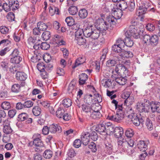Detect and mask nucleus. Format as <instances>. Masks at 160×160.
Here are the masks:
<instances>
[{
    "label": "nucleus",
    "instance_id": "obj_1",
    "mask_svg": "<svg viewBox=\"0 0 160 160\" xmlns=\"http://www.w3.org/2000/svg\"><path fill=\"white\" fill-rule=\"evenodd\" d=\"M91 24H86L84 25V35L87 38H90L95 40L99 36L100 29Z\"/></svg>",
    "mask_w": 160,
    "mask_h": 160
},
{
    "label": "nucleus",
    "instance_id": "obj_2",
    "mask_svg": "<svg viewBox=\"0 0 160 160\" xmlns=\"http://www.w3.org/2000/svg\"><path fill=\"white\" fill-rule=\"evenodd\" d=\"M124 31L126 37H131L132 36L136 39L140 38V30L135 26H130L129 27L125 28Z\"/></svg>",
    "mask_w": 160,
    "mask_h": 160
},
{
    "label": "nucleus",
    "instance_id": "obj_3",
    "mask_svg": "<svg viewBox=\"0 0 160 160\" xmlns=\"http://www.w3.org/2000/svg\"><path fill=\"white\" fill-rule=\"evenodd\" d=\"M95 26L100 29L101 33H105L107 30L111 28L110 24L108 23L102 18L97 20Z\"/></svg>",
    "mask_w": 160,
    "mask_h": 160
},
{
    "label": "nucleus",
    "instance_id": "obj_4",
    "mask_svg": "<svg viewBox=\"0 0 160 160\" xmlns=\"http://www.w3.org/2000/svg\"><path fill=\"white\" fill-rule=\"evenodd\" d=\"M143 40L145 43L156 45L158 42V36L155 35L150 36L146 34L143 37Z\"/></svg>",
    "mask_w": 160,
    "mask_h": 160
},
{
    "label": "nucleus",
    "instance_id": "obj_5",
    "mask_svg": "<svg viewBox=\"0 0 160 160\" xmlns=\"http://www.w3.org/2000/svg\"><path fill=\"white\" fill-rule=\"evenodd\" d=\"M116 114L111 116V119L116 122H120L124 118V112L122 107H119L116 109Z\"/></svg>",
    "mask_w": 160,
    "mask_h": 160
},
{
    "label": "nucleus",
    "instance_id": "obj_6",
    "mask_svg": "<svg viewBox=\"0 0 160 160\" xmlns=\"http://www.w3.org/2000/svg\"><path fill=\"white\" fill-rule=\"evenodd\" d=\"M128 118L131 119V121L133 124L136 126H138L140 124H143V120L142 118L139 119L136 114L132 113L128 115Z\"/></svg>",
    "mask_w": 160,
    "mask_h": 160
},
{
    "label": "nucleus",
    "instance_id": "obj_7",
    "mask_svg": "<svg viewBox=\"0 0 160 160\" xmlns=\"http://www.w3.org/2000/svg\"><path fill=\"white\" fill-rule=\"evenodd\" d=\"M90 134L88 132H83L81 135V140L83 145H87L90 141Z\"/></svg>",
    "mask_w": 160,
    "mask_h": 160
},
{
    "label": "nucleus",
    "instance_id": "obj_8",
    "mask_svg": "<svg viewBox=\"0 0 160 160\" xmlns=\"http://www.w3.org/2000/svg\"><path fill=\"white\" fill-rule=\"evenodd\" d=\"M111 13L112 15H114L115 19L120 18L122 15V9H119L117 8L116 6L112 8Z\"/></svg>",
    "mask_w": 160,
    "mask_h": 160
},
{
    "label": "nucleus",
    "instance_id": "obj_9",
    "mask_svg": "<svg viewBox=\"0 0 160 160\" xmlns=\"http://www.w3.org/2000/svg\"><path fill=\"white\" fill-rule=\"evenodd\" d=\"M41 135L38 133L35 134L33 135V144L36 146H43L42 141L40 139Z\"/></svg>",
    "mask_w": 160,
    "mask_h": 160
},
{
    "label": "nucleus",
    "instance_id": "obj_10",
    "mask_svg": "<svg viewBox=\"0 0 160 160\" xmlns=\"http://www.w3.org/2000/svg\"><path fill=\"white\" fill-rule=\"evenodd\" d=\"M50 132L52 133H60L62 131L61 127L59 124H52L49 126Z\"/></svg>",
    "mask_w": 160,
    "mask_h": 160
},
{
    "label": "nucleus",
    "instance_id": "obj_11",
    "mask_svg": "<svg viewBox=\"0 0 160 160\" xmlns=\"http://www.w3.org/2000/svg\"><path fill=\"white\" fill-rule=\"evenodd\" d=\"M121 140H118V148L122 151L125 150V148L127 147L128 145H129V141L127 142L123 138L121 139Z\"/></svg>",
    "mask_w": 160,
    "mask_h": 160
},
{
    "label": "nucleus",
    "instance_id": "obj_12",
    "mask_svg": "<svg viewBox=\"0 0 160 160\" xmlns=\"http://www.w3.org/2000/svg\"><path fill=\"white\" fill-rule=\"evenodd\" d=\"M82 110L87 118H88L91 113L93 112V110L91 106L87 105H82Z\"/></svg>",
    "mask_w": 160,
    "mask_h": 160
},
{
    "label": "nucleus",
    "instance_id": "obj_13",
    "mask_svg": "<svg viewBox=\"0 0 160 160\" xmlns=\"http://www.w3.org/2000/svg\"><path fill=\"white\" fill-rule=\"evenodd\" d=\"M129 145H128L127 147L125 148V150H124L123 151L127 152L129 155H131L135 152V150L132 148L134 143L132 140H131L129 141Z\"/></svg>",
    "mask_w": 160,
    "mask_h": 160
},
{
    "label": "nucleus",
    "instance_id": "obj_14",
    "mask_svg": "<svg viewBox=\"0 0 160 160\" xmlns=\"http://www.w3.org/2000/svg\"><path fill=\"white\" fill-rule=\"evenodd\" d=\"M151 109L152 112H157L160 113V103L158 102H152L150 105Z\"/></svg>",
    "mask_w": 160,
    "mask_h": 160
},
{
    "label": "nucleus",
    "instance_id": "obj_15",
    "mask_svg": "<svg viewBox=\"0 0 160 160\" xmlns=\"http://www.w3.org/2000/svg\"><path fill=\"white\" fill-rule=\"evenodd\" d=\"M148 5L147 4H144L143 5L139 7L137 11V14L138 16H142L144 14L147 10Z\"/></svg>",
    "mask_w": 160,
    "mask_h": 160
},
{
    "label": "nucleus",
    "instance_id": "obj_16",
    "mask_svg": "<svg viewBox=\"0 0 160 160\" xmlns=\"http://www.w3.org/2000/svg\"><path fill=\"white\" fill-rule=\"evenodd\" d=\"M114 133L115 138L121 139L123 133V129L121 127H116L114 129Z\"/></svg>",
    "mask_w": 160,
    "mask_h": 160
},
{
    "label": "nucleus",
    "instance_id": "obj_17",
    "mask_svg": "<svg viewBox=\"0 0 160 160\" xmlns=\"http://www.w3.org/2000/svg\"><path fill=\"white\" fill-rule=\"evenodd\" d=\"M119 55L123 59H124L125 58H132L133 56L132 52L130 51H125L124 49L122 50L121 52L119 53Z\"/></svg>",
    "mask_w": 160,
    "mask_h": 160
},
{
    "label": "nucleus",
    "instance_id": "obj_18",
    "mask_svg": "<svg viewBox=\"0 0 160 160\" xmlns=\"http://www.w3.org/2000/svg\"><path fill=\"white\" fill-rule=\"evenodd\" d=\"M3 131L7 134H11L12 132V130L10 126V122L8 121L4 123Z\"/></svg>",
    "mask_w": 160,
    "mask_h": 160
},
{
    "label": "nucleus",
    "instance_id": "obj_19",
    "mask_svg": "<svg viewBox=\"0 0 160 160\" xmlns=\"http://www.w3.org/2000/svg\"><path fill=\"white\" fill-rule=\"evenodd\" d=\"M148 144L144 141H140L138 143V147L140 151L145 152L147 149Z\"/></svg>",
    "mask_w": 160,
    "mask_h": 160
},
{
    "label": "nucleus",
    "instance_id": "obj_20",
    "mask_svg": "<svg viewBox=\"0 0 160 160\" xmlns=\"http://www.w3.org/2000/svg\"><path fill=\"white\" fill-rule=\"evenodd\" d=\"M119 75V76H114V78L115 79L116 82H117L118 84L120 85H124L126 82L127 79L125 77H123L122 76Z\"/></svg>",
    "mask_w": 160,
    "mask_h": 160
},
{
    "label": "nucleus",
    "instance_id": "obj_21",
    "mask_svg": "<svg viewBox=\"0 0 160 160\" xmlns=\"http://www.w3.org/2000/svg\"><path fill=\"white\" fill-rule=\"evenodd\" d=\"M16 78L17 80L20 81H24L27 78V75L23 72H18L16 74Z\"/></svg>",
    "mask_w": 160,
    "mask_h": 160
},
{
    "label": "nucleus",
    "instance_id": "obj_22",
    "mask_svg": "<svg viewBox=\"0 0 160 160\" xmlns=\"http://www.w3.org/2000/svg\"><path fill=\"white\" fill-rule=\"evenodd\" d=\"M119 68H120V75L125 77L129 76L128 70L124 66L121 65Z\"/></svg>",
    "mask_w": 160,
    "mask_h": 160
},
{
    "label": "nucleus",
    "instance_id": "obj_23",
    "mask_svg": "<svg viewBox=\"0 0 160 160\" xmlns=\"http://www.w3.org/2000/svg\"><path fill=\"white\" fill-rule=\"evenodd\" d=\"M105 125L104 124H99L96 128V131L102 134V133H107Z\"/></svg>",
    "mask_w": 160,
    "mask_h": 160
},
{
    "label": "nucleus",
    "instance_id": "obj_24",
    "mask_svg": "<svg viewBox=\"0 0 160 160\" xmlns=\"http://www.w3.org/2000/svg\"><path fill=\"white\" fill-rule=\"evenodd\" d=\"M79 84L80 85H82L85 83L86 80L88 79L87 75L85 73H82L79 76Z\"/></svg>",
    "mask_w": 160,
    "mask_h": 160
},
{
    "label": "nucleus",
    "instance_id": "obj_25",
    "mask_svg": "<svg viewBox=\"0 0 160 160\" xmlns=\"http://www.w3.org/2000/svg\"><path fill=\"white\" fill-rule=\"evenodd\" d=\"M101 116L100 112L98 110L97 111L93 110V112L91 113L88 118L91 117L93 119H97L99 118Z\"/></svg>",
    "mask_w": 160,
    "mask_h": 160
},
{
    "label": "nucleus",
    "instance_id": "obj_26",
    "mask_svg": "<svg viewBox=\"0 0 160 160\" xmlns=\"http://www.w3.org/2000/svg\"><path fill=\"white\" fill-rule=\"evenodd\" d=\"M105 21L108 23L110 24L111 27L112 24H114L115 23V18L112 15H110L107 17Z\"/></svg>",
    "mask_w": 160,
    "mask_h": 160
},
{
    "label": "nucleus",
    "instance_id": "obj_27",
    "mask_svg": "<svg viewBox=\"0 0 160 160\" xmlns=\"http://www.w3.org/2000/svg\"><path fill=\"white\" fill-rule=\"evenodd\" d=\"M85 62V59L84 58L81 57L77 58L75 61V65L73 68H75L81 64Z\"/></svg>",
    "mask_w": 160,
    "mask_h": 160
},
{
    "label": "nucleus",
    "instance_id": "obj_28",
    "mask_svg": "<svg viewBox=\"0 0 160 160\" xmlns=\"http://www.w3.org/2000/svg\"><path fill=\"white\" fill-rule=\"evenodd\" d=\"M88 13L87 10L85 9H80L78 12V15L82 19L85 18L87 16Z\"/></svg>",
    "mask_w": 160,
    "mask_h": 160
},
{
    "label": "nucleus",
    "instance_id": "obj_29",
    "mask_svg": "<svg viewBox=\"0 0 160 160\" xmlns=\"http://www.w3.org/2000/svg\"><path fill=\"white\" fill-rule=\"evenodd\" d=\"M49 12L52 16L54 14H59V10L58 8L55 7H49Z\"/></svg>",
    "mask_w": 160,
    "mask_h": 160
},
{
    "label": "nucleus",
    "instance_id": "obj_30",
    "mask_svg": "<svg viewBox=\"0 0 160 160\" xmlns=\"http://www.w3.org/2000/svg\"><path fill=\"white\" fill-rule=\"evenodd\" d=\"M130 37H126L124 40V44L127 47H131L133 45L134 43Z\"/></svg>",
    "mask_w": 160,
    "mask_h": 160
},
{
    "label": "nucleus",
    "instance_id": "obj_31",
    "mask_svg": "<svg viewBox=\"0 0 160 160\" xmlns=\"http://www.w3.org/2000/svg\"><path fill=\"white\" fill-rule=\"evenodd\" d=\"M32 112L34 115L38 116L41 113V109L39 106H36L33 108Z\"/></svg>",
    "mask_w": 160,
    "mask_h": 160
},
{
    "label": "nucleus",
    "instance_id": "obj_32",
    "mask_svg": "<svg viewBox=\"0 0 160 160\" xmlns=\"http://www.w3.org/2000/svg\"><path fill=\"white\" fill-rule=\"evenodd\" d=\"M1 107L3 109L8 110L11 108V105L10 102L4 101L2 102Z\"/></svg>",
    "mask_w": 160,
    "mask_h": 160
},
{
    "label": "nucleus",
    "instance_id": "obj_33",
    "mask_svg": "<svg viewBox=\"0 0 160 160\" xmlns=\"http://www.w3.org/2000/svg\"><path fill=\"white\" fill-rule=\"evenodd\" d=\"M37 68L38 70L41 72L46 69V70L48 69V68L47 66L46 67L44 63L42 62H39L37 65Z\"/></svg>",
    "mask_w": 160,
    "mask_h": 160
},
{
    "label": "nucleus",
    "instance_id": "obj_34",
    "mask_svg": "<svg viewBox=\"0 0 160 160\" xmlns=\"http://www.w3.org/2000/svg\"><path fill=\"white\" fill-rule=\"evenodd\" d=\"M120 66V65H119L118 66H116L115 68L112 71V73L113 74V75H112V78H113V77L114 78V76H117L118 75H120V68H119Z\"/></svg>",
    "mask_w": 160,
    "mask_h": 160
},
{
    "label": "nucleus",
    "instance_id": "obj_35",
    "mask_svg": "<svg viewBox=\"0 0 160 160\" xmlns=\"http://www.w3.org/2000/svg\"><path fill=\"white\" fill-rule=\"evenodd\" d=\"M11 90L12 92L18 93L20 91V86L18 84H15L11 87Z\"/></svg>",
    "mask_w": 160,
    "mask_h": 160
},
{
    "label": "nucleus",
    "instance_id": "obj_36",
    "mask_svg": "<svg viewBox=\"0 0 160 160\" xmlns=\"http://www.w3.org/2000/svg\"><path fill=\"white\" fill-rule=\"evenodd\" d=\"M22 60V58L20 56H18L11 58L10 59V62L13 63L18 64Z\"/></svg>",
    "mask_w": 160,
    "mask_h": 160
},
{
    "label": "nucleus",
    "instance_id": "obj_37",
    "mask_svg": "<svg viewBox=\"0 0 160 160\" xmlns=\"http://www.w3.org/2000/svg\"><path fill=\"white\" fill-rule=\"evenodd\" d=\"M65 21L68 26H72L75 24L74 20L72 17H67L65 19Z\"/></svg>",
    "mask_w": 160,
    "mask_h": 160
},
{
    "label": "nucleus",
    "instance_id": "obj_38",
    "mask_svg": "<svg viewBox=\"0 0 160 160\" xmlns=\"http://www.w3.org/2000/svg\"><path fill=\"white\" fill-rule=\"evenodd\" d=\"M37 27L41 31H43L47 29L48 26L45 23L40 22L37 24Z\"/></svg>",
    "mask_w": 160,
    "mask_h": 160
},
{
    "label": "nucleus",
    "instance_id": "obj_39",
    "mask_svg": "<svg viewBox=\"0 0 160 160\" xmlns=\"http://www.w3.org/2000/svg\"><path fill=\"white\" fill-rule=\"evenodd\" d=\"M51 36L50 32L48 31H46L43 33L42 37L44 40L47 41L50 38Z\"/></svg>",
    "mask_w": 160,
    "mask_h": 160
},
{
    "label": "nucleus",
    "instance_id": "obj_40",
    "mask_svg": "<svg viewBox=\"0 0 160 160\" xmlns=\"http://www.w3.org/2000/svg\"><path fill=\"white\" fill-rule=\"evenodd\" d=\"M52 152L49 150H47L43 153L44 157L46 159H49L52 156Z\"/></svg>",
    "mask_w": 160,
    "mask_h": 160
},
{
    "label": "nucleus",
    "instance_id": "obj_41",
    "mask_svg": "<svg viewBox=\"0 0 160 160\" xmlns=\"http://www.w3.org/2000/svg\"><path fill=\"white\" fill-rule=\"evenodd\" d=\"M68 11L71 15H75L78 12L77 8L76 6H71L68 8Z\"/></svg>",
    "mask_w": 160,
    "mask_h": 160
},
{
    "label": "nucleus",
    "instance_id": "obj_42",
    "mask_svg": "<svg viewBox=\"0 0 160 160\" xmlns=\"http://www.w3.org/2000/svg\"><path fill=\"white\" fill-rule=\"evenodd\" d=\"M28 43L31 45V47L38 41L40 42V40L39 39H37L36 38L30 37L28 39Z\"/></svg>",
    "mask_w": 160,
    "mask_h": 160
},
{
    "label": "nucleus",
    "instance_id": "obj_43",
    "mask_svg": "<svg viewBox=\"0 0 160 160\" xmlns=\"http://www.w3.org/2000/svg\"><path fill=\"white\" fill-rule=\"evenodd\" d=\"M64 110L61 108H59L57 111L56 112L57 116L59 118H62L64 113Z\"/></svg>",
    "mask_w": 160,
    "mask_h": 160
},
{
    "label": "nucleus",
    "instance_id": "obj_44",
    "mask_svg": "<svg viewBox=\"0 0 160 160\" xmlns=\"http://www.w3.org/2000/svg\"><path fill=\"white\" fill-rule=\"evenodd\" d=\"M72 104L71 100L69 98L64 99L62 101V104L63 106L66 107H70Z\"/></svg>",
    "mask_w": 160,
    "mask_h": 160
},
{
    "label": "nucleus",
    "instance_id": "obj_45",
    "mask_svg": "<svg viewBox=\"0 0 160 160\" xmlns=\"http://www.w3.org/2000/svg\"><path fill=\"white\" fill-rule=\"evenodd\" d=\"M117 63L115 59H110L106 62V65L108 67H111L114 66Z\"/></svg>",
    "mask_w": 160,
    "mask_h": 160
},
{
    "label": "nucleus",
    "instance_id": "obj_46",
    "mask_svg": "<svg viewBox=\"0 0 160 160\" xmlns=\"http://www.w3.org/2000/svg\"><path fill=\"white\" fill-rule=\"evenodd\" d=\"M122 47L119 46L118 44H114L112 47V50L113 51L115 52L118 53V54L120 52H121L122 50Z\"/></svg>",
    "mask_w": 160,
    "mask_h": 160
},
{
    "label": "nucleus",
    "instance_id": "obj_47",
    "mask_svg": "<svg viewBox=\"0 0 160 160\" xmlns=\"http://www.w3.org/2000/svg\"><path fill=\"white\" fill-rule=\"evenodd\" d=\"M84 27H83V29L79 28L75 32V38L82 37V34L83 33V34L84 35Z\"/></svg>",
    "mask_w": 160,
    "mask_h": 160
},
{
    "label": "nucleus",
    "instance_id": "obj_48",
    "mask_svg": "<svg viewBox=\"0 0 160 160\" xmlns=\"http://www.w3.org/2000/svg\"><path fill=\"white\" fill-rule=\"evenodd\" d=\"M28 118V115L26 113H22L18 115L19 120L23 121L27 119Z\"/></svg>",
    "mask_w": 160,
    "mask_h": 160
},
{
    "label": "nucleus",
    "instance_id": "obj_49",
    "mask_svg": "<svg viewBox=\"0 0 160 160\" xmlns=\"http://www.w3.org/2000/svg\"><path fill=\"white\" fill-rule=\"evenodd\" d=\"M145 28L147 30L150 32L153 31L155 29L154 24L151 23H148L147 24Z\"/></svg>",
    "mask_w": 160,
    "mask_h": 160
},
{
    "label": "nucleus",
    "instance_id": "obj_50",
    "mask_svg": "<svg viewBox=\"0 0 160 160\" xmlns=\"http://www.w3.org/2000/svg\"><path fill=\"white\" fill-rule=\"evenodd\" d=\"M125 134L127 138H131L133 135V131L131 128L128 129L125 132Z\"/></svg>",
    "mask_w": 160,
    "mask_h": 160
},
{
    "label": "nucleus",
    "instance_id": "obj_51",
    "mask_svg": "<svg viewBox=\"0 0 160 160\" xmlns=\"http://www.w3.org/2000/svg\"><path fill=\"white\" fill-rule=\"evenodd\" d=\"M75 39L77 41V43L79 45H83L86 42V40L83 37L75 38Z\"/></svg>",
    "mask_w": 160,
    "mask_h": 160
},
{
    "label": "nucleus",
    "instance_id": "obj_52",
    "mask_svg": "<svg viewBox=\"0 0 160 160\" xmlns=\"http://www.w3.org/2000/svg\"><path fill=\"white\" fill-rule=\"evenodd\" d=\"M146 124L147 128L150 131L153 129V125L151 121L148 118L146 120Z\"/></svg>",
    "mask_w": 160,
    "mask_h": 160
},
{
    "label": "nucleus",
    "instance_id": "obj_53",
    "mask_svg": "<svg viewBox=\"0 0 160 160\" xmlns=\"http://www.w3.org/2000/svg\"><path fill=\"white\" fill-rule=\"evenodd\" d=\"M34 104V102L31 100H27L24 103V108H30L32 107Z\"/></svg>",
    "mask_w": 160,
    "mask_h": 160
},
{
    "label": "nucleus",
    "instance_id": "obj_54",
    "mask_svg": "<svg viewBox=\"0 0 160 160\" xmlns=\"http://www.w3.org/2000/svg\"><path fill=\"white\" fill-rule=\"evenodd\" d=\"M11 5L9 4V3H8V4L7 3H4L2 5L3 9L6 12H8L11 10Z\"/></svg>",
    "mask_w": 160,
    "mask_h": 160
},
{
    "label": "nucleus",
    "instance_id": "obj_55",
    "mask_svg": "<svg viewBox=\"0 0 160 160\" xmlns=\"http://www.w3.org/2000/svg\"><path fill=\"white\" fill-rule=\"evenodd\" d=\"M9 4L11 5V7H14V6H15V8H13V10H16L17 9L19 8V2L18 1H12L9 2Z\"/></svg>",
    "mask_w": 160,
    "mask_h": 160
},
{
    "label": "nucleus",
    "instance_id": "obj_56",
    "mask_svg": "<svg viewBox=\"0 0 160 160\" xmlns=\"http://www.w3.org/2000/svg\"><path fill=\"white\" fill-rule=\"evenodd\" d=\"M105 148L107 152L109 154L111 153L112 152V146L110 144L108 143H105Z\"/></svg>",
    "mask_w": 160,
    "mask_h": 160
},
{
    "label": "nucleus",
    "instance_id": "obj_57",
    "mask_svg": "<svg viewBox=\"0 0 160 160\" xmlns=\"http://www.w3.org/2000/svg\"><path fill=\"white\" fill-rule=\"evenodd\" d=\"M88 147L91 149L93 152H95L97 151L96 144L93 142L90 143V144L88 146Z\"/></svg>",
    "mask_w": 160,
    "mask_h": 160
},
{
    "label": "nucleus",
    "instance_id": "obj_58",
    "mask_svg": "<svg viewBox=\"0 0 160 160\" xmlns=\"http://www.w3.org/2000/svg\"><path fill=\"white\" fill-rule=\"evenodd\" d=\"M7 18L9 21H14L15 18V15L12 12H10L7 15Z\"/></svg>",
    "mask_w": 160,
    "mask_h": 160
},
{
    "label": "nucleus",
    "instance_id": "obj_59",
    "mask_svg": "<svg viewBox=\"0 0 160 160\" xmlns=\"http://www.w3.org/2000/svg\"><path fill=\"white\" fill-rule=\"evenodd\" d=\"M62 36L58 35H55L53 38V41L56 43L58 44L60 40H62Z\"/></svg>",
    "mask_w": 160,
    "mask_h": 160
},
{
    "label": "nucleus",
    "instance_id": "obj_60",
    "mask_svg": "<svg viewBox=\"0 0 160 160\" xmlns=\"http://www.w3.org/2000/svg\"><path fill=\"white\" fill-rule=\"evenodd\" d=\"M40 47L42 50H47L50 48V45L47 42H43L41 43Z\"/></svg>",
    "mask_w": 160,
    "mask_h": 160
},
{
    "label": "nucleus",
    "instance_id": "obj_61",
    "mask_svg": "<svg viewBox=\"0 0 160 160\" xmlns=\"http://www.w3.org/2000/svg\"><path fill=\"white\" fill-rule=\"evenodd\" d=\"M82 141L80 139H77L75 140L73 142L74 146L77 148H79L81 145Z\"/></svg>",
    "mask_w": 160,
    "mask_h": 160
},
{
    "label": "nucleus",
    "instance_id": "obj_62",
    "mask_svg": "<svg viewBox=\"0 0 160 160\" xmlns=\"http://www.w3.org/2000/svg\"><path fill=\"white\" fill-rule=\"evenodd\" d=\"M67 155L69 157L71 158L76 155V153L73 149L70 148L68 150Z\"/></svg>",
    "mask_w": 160,
    "mask_h": 160
},
{
    "label": "nucleus",
    "instance_id": "obj_63",
    "mask_svg": "<svg viewBox=\"0 0 160 160\" xmlns=\"http://www.w3.org/2000/svg\"><path fill=\"white\" fill-rule=\"evenodd\" d=\"M133 0L129 2L128 7L129 10L131 11H133L135 8V3Z\"/></svg>",
    "mask_w": 160,
    "mask_h": 160
},
{
    "label": "nucleus",
    "instance_id": "obj_64",
    "mask_svg": "<svg viewBox=\"0 0 160 160\" xmlns=\"http://www.w3.org/2000/svg\"><path fill=\"white\" fill-rule=\"evenodd\" d=\"M8 31V29L5 26H2L0 27V32L3 34L7 33Z\"/></svg>",
    "mask_w": 160,
    "mask_h": 160
}]
</instances>
